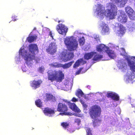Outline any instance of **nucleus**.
<instances>
[{
	"mask_svg": "<svg viewBox=\"0 0 135 135\" xmlns=\"http://www.w3.org/2000/svg\"><path fill=\"white\" fill-rule=\"evenodd\" d=\"M127 0H112L113 2H115L118 6L120 7H124L125 4L127 3Z\"/></svg>",
	"mask_w": 135,
	"mask_h": 135,
	"instance_id": "obj_23",
	"label": "nucleus"
},
{
	"mask_svg": "<svg viewBox=\"0 0 135 135\" xmlns=\"http://www.w3.org/2000/svg\"><path fill=\"white\" fill-rule=\"evenodd\" d=\"M127 65L126 61L123 59L119 60L117 65V67L122 71H124L127 69Z\"/></svg>",
	"mask_w": 135,
	"mask_h": 135,
	"instance_id": "obj_19",
	"label": "nucleus"
},
{
	"mask_svg": "<svg viewBox=\"0 0 135 135\" xmlns=\"http://www.w3.org/2000/svg\"><path fill=\"white\" fill-rule=\"evenodd\" d=\"M61 125L65 129L68 128L69 126V123L67 122H63L61 124Z\"/></svg>",
	"mask_w": 135,
	"mask_h": 135,
	"instance_id": "obj_32",
	"label": "nucleus"
},
{
	"mask_svg": "<svg viewBox=\"0 0 135 135\" xmlns=\"http://www.w3.org/2000/svg\"><path fill=\"white\" fill-rule=\"evenodd\" d=\"M84 57L85 59L87 60L93 58V60L99 61L102 58L103 56L102 55L98 54L97 52L93 51L85 54Z\"/></svg>",
	"mask_w": 135,
	"mask_h": 135,
	"instance_id": "obj_9",
	"label": "nucleus"
},
{
	"mask_svg": "<svg viewBox=\"0 0 135 135\" xmlns=\"http://www.w3.org/2000/svg\"><path fill=\"white\" fill-rule=\"evenodd\" d=\"M135 28V25L133 23H131V25L128 26V30L130 32L133 31Z\"/></svg>",
	"mask_w": 135,
	"mask_h": 135,
	"instance_id": "obj_30",
	"label": "nucleus"
},
{
	"mask_svg": "<svg viewBox=\"0 0 135 135\" xmlns=\"http://www.w3.org/2000/svg\"><path fill=\"white\" fill-rule=\"evenodd\" d=\"M56 29L60 34L65 36L68 31V28L66 26L62 24H59L56 27Z\"/></svg>",
	"mask_w": 135,
	"mask_h": 135,
	"instance_id": "obj_12",
	"label": "nucleus"
},
{
	"mask_svg": "<svg viewBox=\"0 0 135 135\" xmlns=\"http://www.w3.org/2000/svg\"><path fill=\"white\" fill-rule=\"evenodd\" d=\"M83 73V72H82V73Z\"/></svg>",
	"mask_w": 135,
	"mask_h": 135,
	"instance_id": "obj_52",
	"label": "nucleus"
},
{
	"mask_svg": "<svg viewBox=\"0 0 135 135\" xmlns=\"http://www.w3.org/2000/svg\"><path fill=\"white\" fill-rule=\"evenodd\" d=\"M108 46L109 47H110V48H116V49L117 50H118V49H119V47H118V46H116V47H115V46H114V45H113V44H109Z\"/></svg>",
	"mask_w": 135,
	"mask_h": 135,
	"instance_id": "obj_38",
	"label": "nucleus"
},
{
	"mask_svg": "<svg viewBox=\"0 0 135 135\" xmlns=\"http://www.w3.org/2000/svg\"><path fill=\"white\" fill-rule=\"evenodd\" d=\"M90 87V86L89 85H88L87 86V88L89 89V88Z\"/></svg>",
	"mask_w": 135,
	"mask_h": 135,
	"instance_id": "obj_47",
	"label": "nucleus"
},
{
	"mask_svg": "<svg viewBox=\"0 0 135 135\" xmlns=\"http://www.w3.org/2000/svg\"><path fill=\"white\" fill-rule=\"evenodd\" d=\"M44 112L46 115L50 116H51L52 114H53L55 113L54 109L48 107L44 108Z\"/></svg>",
	"mask_w": 135,
	"mask_h": 135,
	"instance_id": "obj_22",
	"label": "nucleus"
},
{
	"mask_svg": "<svg viewBox=\"0 0 135 135\" xmlns=\"http://www.w3.org/2000/svg\"><path fill=\"white\" fill-rule=\"evenodd\" d=\"M134 75L132 74L131 71L128 72L124 76V80L127 83L130 82L132 81L135 80Z\"/></svg>",
	"mask_w": 135,
	"mask_h": 135,
	"instance_id": "obj_17",
	"label": "nucleus"
},
{
	"mask_svg": "<svg viewBox=\"0 0 135 135\" xmlns=\"http://www.w3.org/2000/svg\"><path fill=\"white\" fill-rule=\"evenodd\" d=\"M126 12L131 20H135V13L130 7L127 6L125 8Z\"/></svg>",
	"mask_w": 135,
	"mask_h": 135,
	"instance_id": "obj_16",
	"label": "nucleus"
},
{
	"mask_svg": "<svg viewBox=\"0 0 135 135\" xmlns=\"http://www.w3.org/2000/svg\"><path fill=\"white\" fill-rule=\"evenodd\" d=\"M38 52V47L35 44H30L29 45L28 47L23 46L19 51V54L16 56L15 61L17 64H19L20 62V56H21L28 67L31 68L33 65V60L35 59L36 62H39V59L37 60L35 59V54Z\"/></svg>",
	"mask_w": 135,
	"mask_h": 135,
	"instance_id": "obj_1",
	"label": "nucleus"
},
{
	"mask_svg": "<svg viewBox=\"0 0 135 135\" xmlns=\"http://www.w3.org/2000/svg\"><path fill=\"white\" fill-rule=\"evenodd\" d=\"M100 26L102 28L101 33L103 35H106L109 33L110 28L107 24L105 22H102L100 24Z\"/></svg>",
	"mask_w": 135,
	"mask_h": 135,
	"instance_id": "obj_18",
	"label": "nucleus"
},
{
	"mask_svg": "<svg viewBox=\"0 0 135 135\" xmlns=\"http://www.w3.org/2000/svg\"><path fill=\"white\" fill-rule=\"evenodd\" d=\"M118 12L119 15L118 18V21L123 23H126L127 21V17L124 12L121 10L119 11Z\"/></svg>",
	"mask_w": 135,
	"mask_h": 135,
	"instance_id": "obj_13",
	"label": "nucleus"
},
{
	"mask_svg": "<svg viewBox=\"0 0 135 135\" xmlns=\"http://www.w3.org/2000/svg\"><path fill=\"white\" fill-rule=\"evenodd\" d=\"M86 71V70L84 72V73H85V72Z\"/></svg>",
	"mask_w": 135,
	"mask_h": 135,
	"instance_id": "obj_51",
	"label": "nucleus"
},
{
	"mask_svg": "<svg viewBox=\"0 0 135 135\" xmlns=\"http://www.w3.org/2000/svg\"><path fill=\"white\" fill-rule=\"evenodd\" d=\"M73 62V61H72L64 65L55 62L50 64V65L52 67L55 68L62 67L64 69H65L69 68L71 66Z\"/></svg>",
	"mask_w": 135,
	"mask_h": 135,
	"instance_id": "obj_15",
	"label": "nucleus"
},
{
	"mask_svg": "<svg viewBox=\"0 0 135 135\" xmlns=\"http://www.w3.org/2000/svg\"><path fill=\"white\" fill-rule=\"evenodd\" d=\"M62 100L64 102L68 103L69 108L72 110L77 113L78 114H79V113L81 112V110L75 103L68 102V100L66 99H63Z\"/></svg>",
	"mask_w": 135,
	"mask_h": 135,
	"instance_id": "obj_14",
	"label": "nucleus"
},
{
	"mask_svg": "<svg viewBox=\"0 0 135 135\" xmlns=\"http://www.w3.org/2000/svg\"><path fill=\"white\" fill-rule=\"evenodd\" d=\"M69 82L68 81H66L64 83V84L65 85H67L68 86V85H69Z\"/></svg>",
	"mask_w": 135,
	"mask_h": 135,
	"instance_id": "obj_45",
	"label": "nucleus"
},
{
	"mask_svg": "<svg viewBox=\"0 0 135 135\" xmlns=\"http://www.w3.org/2000/svg\"><path fill=\"white\" fill-rule=\"evenodd\" d=\"M116 93H107V96L108 98H110L115 101H118L119 100V97Z\"/></svg>",
	"mask_w": 135,
	"mask_h": 135,
	"instance_id": "obj_24",
	"label": "nucleus"
},
{
	"mask_svg": "<svg viewBox=\"0 0 135 135\" xmlns=\"http://www.w3.org/2000/svg\"><path fill=\"white\" fill-rule=\"evenodd\" d=\"M95 121H94L93 122V125H94L95 123Z\"/></svg>",
	"mask_w": 135,
	"mask_h": 135,
	"instance_id": "obj_48",
	"label": "nucleus"
},
{
	"mask_svg": "<svg viewBox=\"0 0 135 135\" xmlns=\"http://www.w3.org/2000/svg\"><path fill=\"white\" fill-rule=\"evenodd\" d=\"M81 121L79 118H76L74 120V122L77 123L78 125L80 123Z\"/></svg>",
	"mask_w": 135,
	"mask_h": 135,
	"instance_id": "obj_37",
	"label": "nucleus"
},
{
	"mask_svg": "<svg viewBox=\"0 0 135 135\" xmlns=\"http://www.w3.org/2000/svg\"><path fill=\"white\" fill-rule=\"evenodd\" d=\"M74 56L73 53L65 50L62 52L60 56V58L64 61L66 62L71 59Z\"/></svg>",
	"mask_w": 135,
	"mask_h": 135,
	"instance_id": "obj_11",
	"label": "nucleus"
},
{
	"mask_svg": "<svg viewBox=\"0 0 135 135\" xmlns=\"http://www.w3.org/2000/svg\"><path fill=\"white\" fill-rule=\"evenodd\" d=\"M83 68H81L78 71L76 72V73L77 75L79 74H80L81 72V70Z\"/></svg>",
	"mask_w": 135,
	"mask_h": 135,
	"instance_id": "obj_44",
	"label": "nucleus"
},
{
	"mask_svg": "<svg viewBox=\"0 0 135 135\" xmlns=\"http://www.w3.org/2000/svg\"><path fill=\"white\" fill-rule=\"evenodd\" d=\"M61 21H58V22H59V23H60V22H61Z\"/></svg>",
	"mask_w": 135,
	"mask_h": 135,
	"instance_id": "obj_50",
	"label": "nucleus"
},
{
	"mask_svg": "<svg viewBox=\"0 0 135 135\" xmlns=\"http://www.w3.org/2000/svg\"><path fill=\"white\" fill-rule=\"evenodd\" d=\"M35 103L36 105L38 107H42V103L41 100L38 99L35 101Z\"/></svg>",
	"mask_w": 135,
	"mask_h": 135,
	"instance_id": "obj_33",
	"label": "nucleus"
},
{
	"mask_svg": "<svg viewBox=\"0 0 135 135\" xmlns=\"http://www.w3.org/2000/svg\"><path fill=\"white\" fill-rule=\"evenodd\" d=\"M17 16L15 15H13L12 17V20L14 21H16L17 19Z\"/></svg>",
	"mask_w": 135,
	"mask_h": 135,
	"instance_id": "obj_40",
	"label": "nucleus"
},
{
	"mask_svg": "<svg viewBox=\"0 0 135 135\" xmlns=\"http://www.w3.org/2000/svg\"><path fill=\"white\" fill-rule=\"evenodd\" d=\"M21 69L22 71L23 72H26L28 69L25 66V64H23L21 67Z\"/></svg>",
	"mask_w": 135,
	"mask_h": 135,
	"instance_id": "obj_36",
	"label": "nucleus"
},
{
	"mask_svg": "<svg viewBox=\"0 0 135 135\" xmlns=\"http://www.w3.org/2000/svg\"><path fill=\"white\" fill-rule=\"evenodd\" d=\"M76 93H83L81 90L79 89H78L76 90Z\"/></svg>",
	"mask_w": 135,
	"mask_h": 135,
	"instance_id": "obj_43",
	"label": "nucleus"
},
{
	"mask_svg": "<svg viewBox=\"0 0 135 135\" xmlns=\"http://www.w3.org/2000/svg\"><path fill=\"white\" fill-rule=\"evenodd\" d=\"M74 35L76 36L77 37L80 38L82 37V36H83V34L78 32V31H76L75 32Z\"/></svg>",
	"mask_w": 135,
	"mask_h": 135,
	"instance_id": "obj_34",
	"label": "nucleus"
},
{
	"mask_svg": "<svg viewBox=\"0 0 135 135\" xmlns=\"http://www.w3.org/2000/svg\"><path fill=\"white\" fill-rule=\"evenodd\" d=\"M44 70V68L43 66H41L39 69V71L41 73H42Z\"/></svg>",
	"mask_w": 135,
	"mask_h": 135,
	"instance_id": "obj_39",
	"label": "nucleus"
},
{
	"mask_svg": "<svg viewBox=\"0 0 135 135\" xmlns=\"http://www.w3.org/2000/svg\"><path fill=\"white\" fill-rule=\"evenodd\" d=\"M68 107L67 105L63 103H59L57 105V111L61 112L60 114H64L66 115H73L75 116L80 117H82L83 116L82 114L74 113L72 114L71 112H67L68 110Z\"/></svg>",
	"mask_w": 135,
	"mask_h": 135,
	"instance_id": "obj_6",
	"label": "nucleus"
},
{
	"mask_svg": "<svg viewBox=\"0 0 135 135\" xmlns=\"http://www.w3.org/2000/svg\"><path fill=\"white\" fill-rule=\"evenodd\" d=\"M36 36H31V33L29 35V37L27 38V40L30 42H32L36 39Z\"/></svg>",
	"mask_w": 135,
	"mask_h": 135,
	"instance_id": "obj_29",
	"label": "nucleus"
},
{
	"mask_svg": "<svg viewBox=\"0 0 135 135\" xmlns=\"http://www.w3.org/2000/svg\"><path fill=\"white\" fill-rule=\"evenodd\" d=\"M80 45L81 46H83L85 43V41L84 37L83 36L80 38L79 40Z\"/></svg>",
	"mask_w": 135,
	"mask_h": 135,
	"instance_id": "obj_31",
	"label": "nucleus"
},
{
	"mask_svg": "<svg viewBox=\"0 0 135 135\" xmlns=\"http://www.w3.org/2000/svg\"><path fill=\"white\" fill-rule=\"evenodd\" d=\"M105 11L103 5L100 3L96 4L94 7V15L100 20H102L105 16L110 20L114 19L117 15V7L111 3L107 4Z\"/></svg>",
	"mask_w": 135,
	"mask_h": 135,
	"instance_id": "obj_2",
	"label": "nucleus"
},
{
	"mask_svg": "<svg viewBox=\"0 0 135 135\" xmlns=\"http://www.w3.org/2000/svg\"><path fill=\"white\" fill-rule=\"evenodd\" d=\"M96 48L98 52L102 54L106 52L111 59H113L115 57L116 55L114 51L104 44L98 45L96 46Z\"/></svg>",
	"mask_w": 135,
	"mask_h": 135,
	"instance_id": "obj_8",
	"label": "nucleus"
},
{
	"mask_svg": "<svg viewBox=\"0 0 135 135\" xmlns=\"http://www.w3.org/2000/svg\"><path fill=\"white\" fill-rule=\"evenodd\" d=\"M57 45L54 42H51L49 45L47 49V51L51 54L55 53L56 51Z\"/></svg>",
	"mask_w": 135,
	"mask_h": 135,
	"instance_id": "obj_20",
	"label": "nucleus"
},
{
	"mask_svg": "<svg viewBox=\"0 0 135 135\" xmlns=\"http://www.w3.org/2000/svg\"><path fill=\"white\" fill-rule=\"evenodd\" d=\"M47 73L48 79L52 81L56 80L58 81L61 82L64 76L62 72L60 71L50 70Z\"/></svg>",
	"mask_w": 135,
	"mask_h": 135,
	"instance_id": "obj_7",
	"label": "nucleus"
},
{
	"mask_svg": "<svg viewBox=\"0 0 135 135\" xmlns=\"http://www.w3.org/2000/svg\"><path fill=\"white\" fill-rule=\"evenodd\" d=\"M64 41L67 48L70 51L76 50L78 47V41L73 36L66 37L64 39Z\"/></svg>",
	"mask_w": 135,
	"mask_h": 135,
	"instance_id": "obj_5",
	"label": "nucleus"
},
{
	"mask_svg": "<svg viewBox=\"0 0 135 135\" xmlns=\"http://www.w3.org/2000/svg\"><path fill=\"white\" fill-rule=\"evenodd\" d=\"M113 25L115 26L114 32L117 35L121 36L125 33L126 31V28L122 25L115 23L113 24Z\"/></svg>",
	"mask_w": 135,
	"mask_h": 135,
	"instance_id": "obj_10",
	"label": "nucleus"
},
{
	"mask_svg": "<svg viewBox=\"0 0 135 135\" xmlns=\"http://www.w3.org/2000/svg\"><path fill=\"white\" fill-rule=\"evenodd\" d=\"M120 54L123 56L127 62L128 65L133 75L135 74V56H131L127 54L123 48L120 49Z\"/></svg>",
	"mask_w": 135,
	"mask_h": 135,
	"instance_id": "obj_4",
	"label": "nucleus"
},
{
	"mask_svg": "<svg viewBox=\"0 0 135 135\" xmlns=\"http://www.w3.org/2000/svg\"><path fill=\"white\" fill-rule=\"evenodd\" d=\"M132 107H135V105L132 104Z\"/></svg>",
	"mask_w": 135,
	"mask_h": 135,
	"instance_id": "obj_46",
	"label": "nucleus"
},
{
	"mask_svg": "<svg viewBox=\"0 0 135 135\" xmlns=\"http://www.w3.org/2000/svg\"><path fill=\"white\" fill-rule=\"evenodd\" d=\"M90 93L87 95H85L84 93H76V95L79 98H84V99L88 100L90 98Z\"/></svg>",
	"mask_w": 135,
	"mask_h": 135,
	"instance_id": "obj_27",
	"label": "nucleus"
},
{
	"mask_svg": "<svg viewBox=\"0 0 135 135\" xmlns=\"http://www.w3.org/2000/svg\"><path fill=\"white\" fill-rule=\"evenodd\" d=\"M42 82L41 80H33L31 81L30 85L33 89H36L40 87Z\"/></svg>",
	"mask_w": 135,
	"mask_h": 135,
	"instance_id": "obj_21",
	"label": "nucleus"
},
{
	"mask_svg": "<svg viewBox=\"0 0 135 135\" xmlns=\"http://www.w3.org/2000/svg\"><path fill=\"white\" fill-rule=\"evenodd\" d=\"M86 131L87 135H92L91 133V130L90 128H86Z\"/></svg>",
	"mask_w": 135,
	"mask_h": 135,
	"instance_id": "obj_35",
	"label": "nucleus"
},
{
	"mask_svg": "<svg viewBox=\"0 0 135 135\" xmlns=\"http://www.w3.org/2000/svg\"><path fill=\"white\" fill-rule=\"evenodd\" d=\"M71 101L73 102H76L78 101V99L75 97H73Z\"/></svg>",
	"mask_w": 135,
	"mask_h": 135,
	"instance_id": "obj_42",
	"label": "nucleus"
},
{
	"mask_svg": "<svg viewBox=\"0 0 135 135\" xmlns=\"http://www.w3.org/2000/svg\"><path fill=\"white\" fill-rule=\"evenodd\" d=\"M94 38L97 41H98L99 40V36L96 35H94Z\"/></svg>",
	"mask_w": 135,
	"mask_h": 135,
	"instance_id": "obj_41",
	"label": "nucleus"
},
{
	"mask_svg": "<svg viewBox=\"0 0 135 135\" xmlns=\"http://www.w3.org/2000/svg\"><path fill=\"white\" fill-rule=\"evenodd\" d=\"M80 102L82 105L84 113L86 114L88 112L90 118L94 120L99 122L101 121V119H98L100 117L102 112L100 106L96 104L93 105L90 107L88 112L87 109L88 105L86 104L82 100H80Z\"/></svg>",
	"mask_w": 135,
	"mask_h": 135,
	"instance_id": "obj_3",
	"label": "nucleus"
},
{
	"mask_svg": "<svg viewBox=\"0 0 135 135\" xmlns=\"http://www.w3.org/2000/svg\"><path fill=\"white\" fill-rule=\"evenodd\" d=\"M111 1H112V0H110Z\"/></svg>",
	"mask_w": 135,
	"mask_h": 135,
	"instance_id": "obj_53",
	"label": "nucleus"
},
{
	"mask_svg": "<svg viewBox=\"0 0 135 135\" xmlns=\"http://www.w3.org/2000/svg\"><path fill=\"white\" fill-rule=\"evenodd\" d=\"M36 28L35 27V28H34L33 30H36Z\"/></svg>",
	"mask_w": 135,
	"mask_h": 135,
	"instance_id": "obj_49",
	"label": "nucleus"
},
{
	"mask_svg": "<svg viewBox=\"0 0 135 135\" xmlns=\"http://www.w3.org/2000/svg\"><path fill=\"white\" fill-rule=\"evenodd\" d=\"M42 33H46L48 34L50 37L52 38H53V36L54 34L52 32V31L50 30V29L47 27H44L42 29Z\"/></svg>",
	"mask_w": 135,
	"mask_h": 135,
	"instance_id": "obj_25",
	"label": "nucleus"
},
{
	"mask_svg": "<svg viewBox=\"0 0 135 135\" xmlns=\"http://www.w3.org/2000/svg\"><path fill=\"white\" fill-rule=\"evenodd\" d=\"M46 100L47 101L51 100L54 101V100H55V97L50 93H46Z\"/></svg>",
	"mask_w": 135,
	"mask_h": 135,
	"instance_id": "obj_28",
	"label": "nucleus"
},
{
	"mask_svg": "<svg viewBox=\"0 0 135 135\" xmlns=\"http://www.w3.org/2000/svg\"><path fill=\"white\" fill-rule=\"evenodd\" d=\"M86 62V61L84 60L83 59H79L75 63L73 66V67L74 68H76L80 65L84 64Z\"/></svg>",
	"mask_w": 135,
	"mask_h": 135,
	"instance_id": "obj_26",
	"label": "nucleus"
}]
</instances>
